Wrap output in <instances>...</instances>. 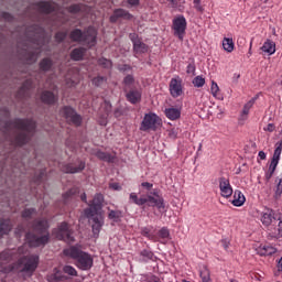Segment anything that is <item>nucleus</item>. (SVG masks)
<instances>
[{
  "instance_id": "nucleus-49",
  "label": "nucleus",
  "mask_w": 282,
  "mask_h": 282,
  "mask_svg": "<svg viewBox=\"0 0 282 282\" xmlns=\"http://www.w3.org/2000/svg\"><path fill=\"white\" fill-rule=\"evenodd\" d=\"M35 213H36V209L34 208L24 209L22 213V217H24V219H28L29 217H32V215H34Z\"/></svg>"
},
{
  "instance_id": "nucleus-57",
  "label": "nucleus",
  "mask_w": 282,
  "mask_h": 282,
  "mask_svg": "<svg viewBox=\"0 0 282 282\" xmlns=\"http://www.w3.org/2000/svg\"><path fill=\"white\" fill-rule=\"evenodd\" d=\"M274 129H276V127H274L273 123H269V124L264 128V130H265V131H269V133H272V131H274Z\"/></svg>"
},
{
  "instance_id": "nucleus-31",
  "label": "nucleus",
  "mask_w": 282,
  "mask_h": 282,
  "mask_svg": "<svg viewBox=\"0 0 282 282\" xmlns=\"http://www.w3.org/2000/svg\"><path fill=\"white\" fill-rule=\"evenodd\" d=\"M85 52H87L85 47L74 48L70 53L72 61H83Z\"/></svg>"
},
{
  "instance_id": "nucleus-62",
  "label": "nucleus",
  "mask_w": 282,
  "mask_h": 282,
  "mask_svg": "<svg viewBox=\"0 0 282 282\" xmlns=\"http://www.w3.org/2000/svg\"><path fill=\"white\" fill-rule=\"evenodd\" d=\"M128 3L130 6H138V3H140V1L139 0H128Z\"/></svg>"
},
{
  "instance_id": "nucleus-1",
  "label": "nucleus",
  "mask_w": 282,
  "mask_h": 282,
  "mask_svg": "<svg viewBox=\"0 0 282 282\" xmlns=\"http://www.w3.org/2000/svg\"><path fill=\"white\" fill-rule=\"evenodd\" d=\"M36 122L32 119H14L13 121H0V131L9 137L11 144L14 147H23L34 135Z\"/></svg>"
},
{
  "instance_id": "nucleus-61",
  "label": "nucleus",
  "mask_w": 282,
  "mask_h": 282,
  "mask_svg": "<svg viewBox=\"0 0 282 282\" xmlns=\"http://www.w3.org/2000/svg\"><path fill=\"white\" fill-rule=\"evenodd\" d=\"M3 19H6V21H12V15H10V13H3Z\"/></svg>"
},
{
  "instance_id": "nucleus-19",
  "label": "nucleus",
  "mask_w": 282,
  "mask_h": 282,
  "mask_svg": "<svg viewBox=\"0 0 282 282\" xmlns=\"http://www.w3.org/2000/svg\"><path fill=\"white\" fill-rule=\"evenodd\" d=\"M144 199L147 200L148 206H155L159 210L164 209V198H162L160 195H148L144 197Z\"/></svg>"
},
{
  "instance_id": "nucleus-47",
  "label": "nucleus",
  "mask_w": 282,
  "mask_h": 282,
  "mask_svg": "<svg viewBox=\"0 0 282 282\" xmlns=\"http://www.w3.org/2000/svg\"><path fill=\"white\" fill-rule=\"evenodd\" d=\"M98 63L101 67H105L106 69L111 68V61L107 59V58H99Z\"/></svg>"
},
{
  "instance_id": "nucleus-42",
  "label": "nucleus",
  "mask_w": 282,
  "mask_h": 282,
  "mask_svg": "<svg viewBox=\"0 0 282 282\" xmlns=\"http://www.w3.org/2000/svg\"><path fill=\"white\" fill-rule=\"evenodd\" d=\"M63 272L64 274H68V276H78V271L72 265H64Z\"/></svg>"
},
{
  "instance_id": "nucleus-40",
  "label": "nucleus",
  "mask_w": 282,
  "mask_h": 282,
  "mask_svg": "<svg viewBox=\"0 0 282 282\" xmlns=\"http://www.w3.org/2000/svg\"><path fill=\"white\" fill-rule=\"evenodd\" d=\"M257 101V97H253L251 100H249L242 109V116H248L250 113V109L254 106V102Z\"/></svg>"
},
{
  "instance_id": "nucleus-38",
  "label": "nucleus",
  "mask_w": 282,
  "mask_h": 282,
  "mask_svg": "<svg viewBox=\"0 0 282 282\" xmlns=\"http://www.w3.org/2000/svg\"><path fill=\"white\" fill-rule=\"evenodd\" d=\"M130 199L133 202V204H137V206H144V204H147V198L144 197L138 198L137 193H131Z\"/></svg>"
},
{
  "instance_id": "nucleus-53",
  "label": "nucleus",
  "mask_w": 282,
  "mask_h": 282,
  "mask_svg": "<svg viewBox=\"0 0 282 282\" xmlns=\"http://www.w3.org/2000/svg\"><path fill=\"white\" fill-rule=\"evenodd\" d=\"M221 246L225 250H228V248H230V240L228 239H223L221 240Z\"/></svg>"
},
{
  "instance_id": "nucleus-45",
  "label": "nucleus",
  "mask_w": 282,
  "mask_h": 282,
  "mask_svg": "<svg viewBox=\"0 0 282 282\" xmlns=\"http://www.w3.org/2000/svg\"><path fill=\"white\" fill-rule=\"evenodd\" d=\"M151 259H153V252L149 251V250H143L141 252V260L147 262V261H151Z\"/></svg>"
},
{
  "instance_id": "nucleus-60",
  "label": "nucleus",
  "mask_w": 282,
  "mask_h": 282,
  "mask_svg": "<svg viewBox=\"0 0 282 282\" xmlns=\"http://www.w3.org/2000/svg\"><path fill=\"white\" fill-rule=\"evenodd\" d=\"M258 155H259L260 160H265V158H267V154H265V152H263V151H260V152L258 153Z\"/></svg>"
},
{
  "instance_id": "nucleus-10",
  "label": "nucleus",
  "mask_w": 282,
  "mask_h": 282,
  "mask_svg": "<svg viewBox=\"0 0 282 282\" xmlns=\"http://www.w3.org/2000/svg\"><path fill=\"white\" fill-rule=\"evenodd\" d=\"M56 239L65 241L66 243H73L74 236H72V229L67 223H62L57 229L54 230Z\"/></svg>"
},
{
  "instance_id": "nucleus-24",
  "label": "nucleus",
  "mask_w": 282,
  "mask_h": 282,
  "mask_svg": "<svg viewBox=\"0 0 282 282\" xmlns=\"http://www.w3.org/2000/svg\"><path fill=\"white\" fill-rule=\"evenodd\" d=\"M41 100L42 102H45V105H54V102L58 100V97H56L54 93L46 90L42 93Z\"/></svg>"
},
{
  "instance_id": "nucleus-5",
  "label": "nucleus",
  "mask_w": 282,
  "mask_h": 282,
  "mask_svg": "<svg viewBox=\"0 0 282 282\" xmlns=\"http://www.w3.org/2000/svg\"><path fill=\"white\" fill-rule=\"evenodd\" d=\"M96 36H98V32L94 28H88L84 32L79 29H75L70 32L72 41L86 45V47H94L96 45Z\"/></svg>"
},
{
  "instance_id": "nucleus-9",
  "label": "nucleus",
  "mask_w": 282,
  "mask_h": 282,
  "mask_svg": "<svg viewBox=\"0 0 282 282\" xmlns=\"http://www.w3.org/2000/svg\"><path fill=\"white\" fill-rule=\"evenodd\" d=\"M59 116L65 118V120H67V122H69L70 124H75V127H80L83 122V118L80 117V115L76 113V110H74V108L69 106H65L64 108H62L59 111Z\"/></svg>"
},
{
  "instance_id": "nucleus-56",
  "label": "nucleus",
  "mask_w": 282,
  "mask_h": 282,
  "mask_svg": "<svg viewBox=\"0 0 282 282\" xmlns=\"http://www.w3.org/2000/svg\"><path fill=\"white\" fill-rule=\"evenodd\" d=\"M141 186L143 188H147V191H151V188H153V184L149 183V182H143L141 183Z\"/></svg>"
},
{
  "instance_id": "nucleus-33",
  "label": "nucleus",
  "mask_w": 282,
  "mask_h": 282,
  "mask_svg": "<svg viewBox=\"0 0 282 282\" xmlns=\"http://www.w3.org/2000/svg\"><path fill=\"white\" fill-rule=\"evenodd\" d=\"M108 219H110L111 221H115V224H118V221H120V219H122V212L121 210H113L111 208L108 207Z\"/></svg>"
},
{
  "instance_id": "nucleus-7",
  "label": "nucleus",
  "mask_w": 282,
  "mask_h": 282,
  "mask_svg": "<svg viewBox=\"0 0 282 282\" xmlns=\"http://www.w3.org/2000/svg\"><path fill=\"white\" fill-rule=\"evenodd\" d=\"M160 124H162V119L158 115L153 112L145 113L140 126V131H158Z\"/></svg>"
},
{
  "instance_id": "nucleus-6",
  "label": "nucleus",
  "mask_w": 282,
  "mask_h": 282,
  "mask_svg": "<svg viewBox=\"0 0 282 282\" xmlns=\"http://www.w3.org/2000/svg\"><path fill=\"white\" fill-rule=\"evenodd\" d=\"M39 268V256H26L18 260V270L32 274Z\"/></svg>"
},
{
  "instance_id": "nucleus-55",
  "label": "nucleus",
  "mask_w": 282,
  "mask_h": 282,
  "mask_svg": "<svg viewBox=\"0 0 282 282\" xmlns=\"http://www.w3.org/2000/svg\"><path fill=\"white\" fill-rule=\"evenodd\" d=\"M147 282H163V281L160 280V278H158L156 275H151L150 278H148Z\"/></svg>"
},
{
  "instance_id": "nucleus-15",
  "label": "nucleus",
  "mask_w": 282,
  "mask_h": 282,
  "mask_svg": "<svg viewBox=\"0 0 282 282\" xmlns=\"http://www.w3.org/2000/svg\"><path fill=\"white\" fill-rule=\"evenodd\" d=\"M170 93L173 98H180L184 90L182 89V79L172 78L170 82Z\"/></svg>"
},
{
  "instance_id": "nucleus-27",
  "label": "nucleus",
  "mask_w": 282,
  "mask_h": 282,
  "mask_svg": "<svg viewBox=\"0 0 282 282\" xmlns=\"http://www.w3.org/2000/svg\"><path fill=\"white\" fill-rule=\"evenodd\" d=\"M48 282H61V281H67V276L64 275L58 269H54L53 273L48 275L47 278Z\"/></svg>"
},
{
  "instance_id": "nucleus-39",
  "label": "nucleus",
  "mask_w": 282,
  "mask_h": 282,
  "mask_svg": "<svg viewBox=\"0 0 282 282\" xmlns=\"http://www.w3.org/2000/svg\"><path fill=\"white\" fill-rule=\"evenodd\" d=\"M40 68L42 69V72H50V69H52V59L50 58L42 59L40 63Z\"/></svg>"
},
{
  "instance_id": "nucleus-14",
  "label": "nucleus",
  "mask_w": 282,
  "mask_h": 282,
  "mask_svg": "<svg viewBox=\"0 0 282 282\" xmlns=\"http://www.w3.org/2000/svg\"><path fill=\"white\" fill-rule=\"evenodd\" d=\"M123 19L124 21H131L133 19V14L129 13V11L124 9H116L110 17V23H118V20Z\"/></svg>"
},
{
  "instance_id": "nucleus-13",
  "label": "nucleus",
  "mask_w": 282,
  "mask_h": 282,
  "mask_svg": "<svg viewBox=\"0 0 282 282\" xmlns=\"http://www.w3.org/2000/svg\"><path fill=\"white\" fill-rule=\"evenodd\" d=\"M218 182H219V191H220L221 197H225L226 199H228L229 197H232L234 192H232V185H230V180L226 177H220Z\"/></svg>"
},
{
  "instance_id": "nucleus-59",
  "label": "nucleus",
  "mask_w": 282,
  "mask_h": 282,
  "mask_svg": "<svg viewBox=\"0 0 282 282\" xmlns=\"http://www.w3.org/2000/svg\"><path fill=\"white\" fill-rule=\"evenodd\" d=\"M276 268L279 272H282V258L279 259Z\"/></svg>"
},
{
  "instance_id": "nucleus-30",
  "label": "nucleus",
  "mask_w": 282,
  "mask_h": 282,
  "mask_svg": "<svg viewBox=\"0 0 282 282\" xmlns=\"http://www.w3.org/2000/svg\"><path fill=\"white\" fill-rule=\"evenodd\" d=\"M231 204L237 207L246 204V196H243V193H241V191H235Z\"/></svg>"
},
{
  "instance_id": "nucleus-28",
  "label": "nucleus",
  "mask_w": 282,
  "mask_h": 282,
  "mask_svg": "<svg viewBox=\"0 0 282 282\" xmlns=\"http://www.w3.org/2000/svg\"><path fill=\"white\" fill-rule=\"evenodd\" d=\"M281 153H282V140L275 143V150L273 153L271 164L279 166V160H281Z\"/></svg>"
},
{
  "instance_id": "nucleus-4",
  "label": "nucleus",
  "mask_w": 282,
  "mask_h": 282,
  "mask_svg": "<svg viewBox=\"0 0 282 282\" xmlns=\"http://www.w3.org/2000/svg\"><path fill=\"white\" fill-rule=\"evenodd\" d=\"M64 254L70 257V259H75V264L79 270L87 271L94 268V257L77 247L65 249Z\"/></svg>"
},
{
  "instance_id": "nucleus-44",
  "label": "nucleus",
  "mask_w": 282,
  "mask_h": 282,
  "mask_svg": "<svg viewBox=\"0 0 282 282\" xmlns=\"http://www.w3.org/2000/svg\"><path fill=\"white\" fill-rule=\"evenodd\" d=\"M276 171V165H274L273 163L270 164L269 166V171L265 173V180L267 182H270V180L272 178V176L274 175V172Z\"/></svg>"
},
{
  "instance_id": "nucleus-50",
  "label": "nucleus",
  "mask_w": 282,
  "mask_h": 282,
  "mask_svg": "<svg viewBox=\"0 0 282 282\" xmlns=\"http://www.w3.org/2000/svg\"><path fill=\"white\" fill-rule=\"evenodd\" d=\"M106 80H107V78H105V77H95L93 79V85H95L96 87H100V85L106 83Z\"/></svg>"
},
{
  "instance_id": "nucleus-64",
  "label": "nucleus",
  "mask_w": 282,
  "mask_h": 282,
  "mask_svg": "<svg viewBox=\"0 0 282 282\" xmlns=\"http://www.w3.org/2000/svg\"><path fill=\"white\" fill-rule=\"evenodd\" d=\"M196 10H198V12H202L203 8H202V4L199 3H194Z\"/></svg>"
},
{
  "instance_id": "nucleus-43",
  "label": "nucleus",
  "mask_w": 282,
  "mask_h": 282,
  "mask_svg": "<svg viewBox=\"0 0 282 282\" xmlns=\"http://www.w3.org/2000/svg\"><path fill=\"white\" fill-rule=\"evenodd\" d=\"M193 85L194 87H204V85H206V79H204L202 76H196L193 79Z\"/></svg>"
},
{
  "instance_id": "nucleus-29",
  "label": "nucleus",
  "mask_w": 282,
  "mask_h": 282,
  "mask_svg": "<svg viewBox=\"0 0 282 282\" xmlns=\"http://www.w3.org/2000/svg\"><path fill=\"white\" fill-rule=\"evenodd\" d=\"M30 89H32V79H26L18 91V98H25Z\"/></svg>"
},
{
  "instance_id": "nucleus-18",
  "label": "nucleus",
  "mask_w": 282,
  "mask_h": 282,
  "mask_svg": "<svg viewBox=\"0 0 282 282\" xmlns=\"http://www.w3.org/2000/svg\"><path fill=\"white\" fill-rule=\"evenodd\" d=\"M126 98L131 105H138L142 100V93L138 88H130L126 90Z\"/></svg>"
},
{
  "instance_id": "nucleus-46",
  "label": "nucleus",
  "mask_w": 282,
  "mask_h": 282,
  "mask_svg": "<svg viewBox=\"0 0 282 282\" xmlns=\"http://www.w3.org/2000/svg\"><path fill=\"white\" fill-rule=\"evenodd\" d=\"M210 91L212 96H214V98H217V96H219V85H217V83L215 82H212Z\"/></svg>"
},
{
  "instance_id": "nucleus-63",
  "label": "nucleus",
  "mask_w": 282,
  "mask_h": 282,
  "mask_svg": "<svg viewBox=\"0 0 282 282\" xmlns=\"http://www.w3.org/2000/svg\"><path fill=\"white\" fill-rule=\"evenodd\" d=\"M80 199H82V202H85V204H87V194H83L82 196H80Z\"/></svg>"
},
{
  "instance_id": "nucleus-58",
  "label": "nucleus",
  "mask_w": 282,
  "mask_h": 282,
  "mask_svg": "<svg viewBox=\"0 0 282 282\" xmlns=\"http://www.w3.org/2000/svg\"><path fill=\"white\" fill-rule=\"evenodd\" d=\"M110 188H113V191H120V185L118 183L110 184Z\"/></svg>"
},
{
  "instance_id": "nucleus-16",
  "label": "nucleus",
  "mask_w": 282,
  "mask_h": 282,
  "mask_svg": "<svg viewBox=\"0 0 282 282\" xmlns=\"http://www.w3.org/2000/svg\"><path fill=\"white\" fill-rule=\"evenodd\" d=\"M276 216H274V210L268 209L267 212H263L261 214V223L264 225L265 228H269V226H274L276 224Z\"/></svg>"
},
{
  "instance_id": "nucleus-11",
  "label": "nucleus",
  "mask_w": 282,
  "mask_h": 282,
  "mask_svg": "<svg viewBox=\"0 0 282 282\" xmlns=\"http://www.w3.org/2000/svg\"><path fill=\"white\" fill-rule=\"evenodd\" d=\"M186 18L184 15H178L173 20L172 29L174 31V36H177L180 41H184V35L186 34Z\"/></svg>"
},
{
  "instance_id": "nucleus-37",
  "label": "nucleus",
  "mask_w": 282,
  "mask_h": 282,
  "mask_svg": "<svg viewBox=\"0 0 282 282\" xmlns=\"http://www.w3.org/2000/svg\"><path fill=\"white\" fill-rule=\"evenodd\" d=\"M134 83H135V78H133V75L126 76L123 78L124 91H129V89H131Z\"/></svg>"
},
{
  "instance_id": "nucleus-34",
  "label": "nucleus",
  "mask_w": 282,
  "mask_h": 282,
  "mask_svg": "<svg viewBox=\"0 0 282 282\" xmlns=\"http://www.w3.org/2000/svg\"><path fill=\"white\" fill-rule=\"evenodd\" d=\"M152 230H153V227H142L141 235L150 239V241H158L159 240L158 236L155 234H152L151 232Z\"/></svg>"
},
{
  "instance_id": "nucleus-12",
  "label": "nucleus",
  "mask_w": 282,
  "mask_h": 282,
  "mask_svg": "<svg viewBox=\"0 0 282 282\" xmlns=\"http://www.w3.org/2000/svg\"><path fill=\"white\" fill-rule=\"evenodd\" d=\"M129 39L133 44L135 54H145V52H149V46L144 44L140 37H138V34L130 33Z\"/></svg>"
},
{
  "instance_id": "nucleus-8",
  "label": "nucleus",
  "mask_w": 282,
  "mask_h": 282,
  "mask_svg": "<svg viewBox=\"0 0 282 282\" xmlns=\"http://www.w3.org/2000/svg\"><path fill=\"white\" fill-rule=\"evenodd\" d=\"M105 202V196L102 194H96L93 198V200L88 204L89 207H87L84 210L85 216L88 219H91V217H96L100 210H102V204Z\"/></svg>"
},
{
  "instance_id": "nucleus-52",
  "label": "nucleus",
  "mask_w": 282,
  "mask_h": 282,
  "mask_svg": "<svg viewBox=\"0 0 282 282\" xmlns=\"http://www.w3.org/2000/svg\"><path fill=\"white\" fill-rule=\"evenodd\" d=\"M275 195H276V197H281V195H282V178L279 181V183L276 185Z\"/></svg>"
},
{
  "instance_id": "nucleus-21",
  "label": "nucleus",
  "mask_w": 282,
  "mask_h": 282,
  "mask_svg": "<svg viewBox=\"0 0 282 282\" xmlns=\"http://www.w3.org/2000/svg\"><path fill=\"white\" fill-rule=\"evenodd\" d=\"M64 173H80V171H85V162L78 161L77 163L67 164L63 169Z\"/></svg>"
},
{
  "instance_id": "nucleus-51",
  "label": "nucleus",
  "mask_w": 282,
  "mask_h": 282,
  "mask_svg": "<svg viewBox=\"0 0 282 282\" xmlns=\"http://www.w3.org/2000/svg\"><path fill=\"white\" fill-rule=\"evenodd\" d=\"M66 37H67V33H65V32H57L55 34V40L57 41V43L65 41Z\"/></svg>"
},
{
  "instance_id": "nucleus-20",
  "label": "nucleus",
  "mask_w": 282,
  "mask_h": 282,
  "mask_svg": "<svg viewBox=\"0 0 282 282\" xmlns=\"http://www.w3.org/2000/svg\"><path fill=\"white\" fill-rule=\"evenodd\" d=\"M56 8L57 6L54 2L42 1L35 4V9L43 14H50V12L56 11Z\"/></svg>"
},
{
  "instance_id": "nucleus-54",
  "label": "nucleus",
  "mask_w": 282,
  "mask_h": 282,
  "mask_svg": "<svg viewBox=\"0 0 282 282\" xmlns=\"http://www.w3.org/2000/svg\"><path fill=\"white\" fill-rule=\"evenodd\" d=\"M186 72H187V74H193V75H195V64H188Z\"/></svg>"
},
{
  "instance_id": "nucleus-41",
  "label": "nucleus",
  "mask_w": 282,
  "mask_h": 282,
  "mask_svg": "<svg viewBox=\"0 0 282 282\" xmlns=\"http://www.w3.org/2000/svg\"><path fill=\"white\" fill-rule=\"evenodd\" d=\"M158 239H163V240H166V239H171V231L169 230V228L166 227H163L159 230V236H158Z\"/></svg>"
},
{
  "instance_id": "nucleus-32",
  "label": "nucleus",
  "mask_w": 282,
  "mask_h": 282,
  "mask_svg": "<svg viewBox=\"0 0 282 282\" xmlns=\"http://www.w3.org/2000/svg\"><path fill=\"white\" fill-rule=\"evenodd\" d=\"M10 230H12V223L8 219L0 221V237L3 235H9Z\"/></svg>"
},
{
  "instance_id": "nucleus-2",
  "label": "nucleus",
  "mask_w": 282,
  "mask_h": 282,
  "mask_svg": "<svg viewBox=\"0 0 282 282\" xmlns=\"http://www.w3.org/2000/svg\"><path fill=\"white\" fill-rule=\"evenodd\" d=\"M45 43H47V37L45 36V30L43 28L39 25L28 28L24 33V42L20 52L22 59L25 61L28 65L36 63Z\"/></svg>"
},
{
  "instance_id": "nucleus-22",
  "label": "nucleus",
  "mask_w": 282,
  "mask_h": 282,
  "mask_svg": "<svg viewBox=\"0 0 282 282\" xmlns=\"http://www.w3.org/2000/svg\"><path fill=\"white\" fill-rule=\"evenodd\" d=\"M257 254L260 257H270L272 254L276 253V248L267 245V246H260L256 249Z\"/></svg>"
},
{
  "instance_id": "nucleus-17",
  "label": "nucleus",
  "mask_w": 282,
  "mask_h": 282,
  "mask_svg": "<svg viewBox=\"0 0 282 282\" xmlns=\"http://www.w3.org/2000/svg\"><path fill=\"white\" fill-rule=\"evenodd\" d=\"M23 250L25 247H20L19 249H7L0 253L1 261H12V259H17V252L19 254H23Z\"/></svg>"
},
{
  "instance_id": "nucleus-35",
  "label": "nucleus",
  "mask_w": 282,
  "mask_h": 282,
  "mask_svg": "<svg viewBox=\"0 0 282 282\" xmlns=\"http://www.w3.org/2000/svg\"><path fill=\"white\" fill-rule=\"evenodd\" d=\"M223 47L225 52H228V54L235 52V42L231 37H224L223 40Z\"/></svg>"
},
{
  "instance_id": "nucleus-36",
  "label": "nucleus",
  "mask_w": 282,
  "mask_h": 282,
  "mask_svg": "<svg viewBox=\"0 0 282 282\" xmlns=\"http://www.w3.org/2000/svg\"><path fill=\"white\" fill-rule=\"evenodd\" d=\"M96 158L98 160H101L102 162H113V155L102 152V151H97L95 152Z\"/></svg>"
},
{
  "instance_id": "nucleus-48",
  "label": "nucleus",
  "mask_w": 282,
  "mask_h": 282,
  "mask_svg": "<svg viewBox=\"0 0 282 282\" xmlns=\"http://www.w3.org/2000/svg\"><path fill=\"white\" fill-rule=\"evenodd\" d=\"M80 10H83V4H73L68 8V12H70L72 14H76L80 12Z\"/></svg>"
},
{
  "instance_id": "nucleus-23",
  "label": "nucleus",
  "mask_w": 282,
  "mask_h": 282,
  "mask_svg": "<svg viewBox=\"0 0 282 282\" xmlns=\"http://www.w3.org/2000/svg\"><path fill=\"white\" fill-rule=\"evenodd\" d=\"M105 225V220L102 219V217H94L93 216V232L95 237H98V235L100 234V230L102 229V226Z\"/></svg>"
},
{
  "instance_id": "nucleus-25",
  "label": "nucleus",
  "mask_w": 282,
  "mask_h": 282,
  "mask_svg": "<svg viewBox=\"0 0 282 282\" xmlns=\"http://www.w3.org/2000/svg\"><path fill=\"white\" fill-rule=\"evenodd\" d=\"M165 116L166 118H169V120H180L181 116H182V110H180L178 108H166L165 109Z\"/></svg>"
},
{
  "instance_id": "nucleus-3",
  "label": "nucleus",
  "mask_w": 282,
  "mask_h": 282,
  "mask_svg": "<svg viewBox=\"0 0 282 282\" xmlns=\"http://www.w3.org/2000/svg\"><path fill=\"white\" fill-rule=\"evenodd\" d=\"M50 225L47 219H39L33 224V231L26 234L25 239L30 248H40V246H45L50 241V234L47 232Z\"/></svg>"
},
{
  "instance_id": "nucleus-26",
  "label": "nucleus",
  "mask_w": 282,
  "mask_h": 282,
  "mask_svg": "<svg viewBox=\"0 0 282 282\" xmlns=\"http://www.w3.org/2000/svg\"><path fill=\"white\" fill-rule=\"evenodd\" d=\"M262 52H264L265 54H269V56H272V54H274V52H276V44H274L273 41L271 40H267L262 47H261Z\"/></svg>"
}]
</instances>
